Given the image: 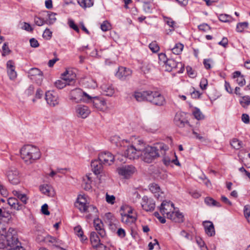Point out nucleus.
<instances>
[{"mask_svg":"<svg viewBox=\"0 0 250 250\" xmlns=\"http://www.w3.org/2000/svg\"><path fill=\"white\" fill-rule=\"evenodd\" d=\"M76 112L78 117L84 119L89 115L91 111L88 106L79 104L76 107Z\"/></svg>","mask_w":250,"mask_h":250,"instance_id":"4468645a","label":"nucleus"},{"mask_svg":"<svg viewBox=\"0 0 250 250\" xmlns=\"http://www.w3.org/2000/svg\"><path fill=\"white\" fill-rule=\"evenodd\" d=\"M144 6L143 9L146 13H150L151 12V6L150 5L149 2L146 1H144Z\"/></svg>","mask_w":250,"mask_h":250,"instance_id":"5fc2aeb1","label":"nucleus"},{"mask_svg":"<svg viewBox=\"0 0 250 250\" xmlns=\"http://www.w3.org/2000/svg\"><path fill=\"white\" fill-rule=\"evenodd\" d=\"M21 158L26 165H30L40 158V149L32 145L24 146L20 150Z\"/></svg>","mask_w":250,"mask_h":250,"instance_id":"7ed1b4c3","label":"nucleus"},{"mask_svg":"<svg viewBox=\"0 0 250 250\" xmlns=\"http://www.w3.org/2000/svg\"><path fill=\"white\" fill-rule=\"evenodd\" d=\"M91 98L92 96L89 95L80 88H75L72 90L70 93V99L74 101L76 103L80 102L90 103V101H91Z\"/></svg>","mask_w":250,"mask_h":250,"instance_id":"39448f33","label":"nucleus"},{"mask_svg":"<svg viewBox=\"0 0 250 250\" xmlns=\"http://www.w3.org/2000/svg\"><path fill=\"white\" fill-rule=\"evenodd\" d=\"M54 84L57 88L59 89H62L67 84V83H66V81H63L62 80H57Z\"/></svg>","mask_w":250,"mask_h":250,"instance_id":"a18cd8bd","label":"nucleus"},{"mask_svg":"<svg viewBox=\"0 0 250 250\" xmlns=\"http://www.w3.org/2000/svg\"><path fill=\"white\" fill-rule=\"evenodd\" d=\"M141 69L144 74H146L149 72L151 69V67L148 64H145L142 66Z\"/></svg>","mask_w":250,"mask_h":250,"instance_id":"338daca9","label":"nucleus"},{"mask_svg":"<svg viewBox=\"0 0 250 250\" xmlns=\"http://www.w3.org/2000/svg\"><path fill=\"white\" fill-rule=\"evenodd\" d=\"M136 171L135 167L132 165H127L118 168V173L125 178H129Z\"/></svg>","mask_w":250,"mask_h":250,"instance_id":"1a4fd4ad","label":"nucleus"},{"mask_svg":"<svg viewBox=\"0 0 250 250\" xmlns=\"http://www.w3.org/2000/svg\"><path fill=\"white\" fill-rule=\"evenodd\" d=\"M248 22H239L237 24L236 30L238 32H242L245 29L248 28Z\"/></svg>","mask_w":250,"mask_h":250,"instance_id":"c9c22d12","label":"nucleus"},{"mask_svg":"<svg viewBox=\"0 0 250 250\" xmlns=\"http://www.w3.org/2000/svg\"><path fill=\"white\" fill-rule=\"evenodd\" d=\"M186 68L187 73L190 77L194 78L196 76V72L191 67L188 66Z\"/></svg>","mask_w":250,"mask_h":250,"instance_id":"49530a36","label":"nucleus"},{"mask_svg":"<svg viewBox=\"0 0 250 250\" xmlns=\"http://www.w3.org/2000/svg\"><path fill=\"white\" fill-rule=\"evenodd\" d=\"M34 91V87L33 85H30L28 88L25 90V94L29 96L30 95H31L33 94Z\"/></svg>","mask_w":250,"mask_h":250,"instance_id":"680f3d73","label":"nucleus"},{"mask_svg":"<svg viewBox=\"0 0 250 250\" xmlns=\"http://www.w3.org/2000/svg\"><path fill=\"white\" fill-rule=\"evenodd\" d=\"M68 24L70 28L74 29L77 33H79L80 30L77 25L75 24L74 21L72 20H69Z\"/></svg>","mask_w":250,"mask_h":250,"instance_id":"603ef678","label":"nucleus"},{"mask_svg":"<svg viewBox=\"0 0 250 250\" xmlns=\"http://www.w3.org/2000/svg\"><path fill=\"white\" fill-rule=\"evenodd\" d=\"M6 176L9 182L13 185H17L20 182L19 173L16 168L9 169L6 173Z\"/></svg>","mask_w":250,"mask_h":250,"instance_id":"9b49d317","label":"nucleus"},{"mask_svg":"<svg viewBox=\"0 0 250 250\" xmlns=\"http://www.w3.org/2000/svg\"><path fill=\"white\" fill-rule=\"evenodd\" d=\"M192 114L194 117L198 120L203 119L204 118V115L202 114L200 109L198 108L195 107L193 112Z\"/></svg>","mask_w":250,"mask_h":250,"instance_id":"72a5a7b5","label":"nucleus"},{"mask_svg":"<svg viewBox=\"0 0 250 250\" xmlns=\"http://www.w3.org/2000/svg\"><path fill=\"white\" fill-rule=\"evenodd\" d=\"M168 149V146L163 143H158L154 146H148L142 150L141 159L146 163H150L160 157L159 151Z\"/></svg>","mask_w":250,"mask_h":250,"instance_id":"f03ea898","label":"nucleus"},{"mask_svg":"<svg viewBox=\"0 0 250 250\" xmlns=\"http://www.w3.org/2000/svg\"><path fill=\"white\" fill-rule=\"evenodd\" d=\"M11 230L13 231L14 233L13 235L10 234V235L8 236V238H12L13 237L14 242H13L12 243H9V241L8 240V244L10 245V247L7 250H25L21 246V244L18 240L17 231H14L12 229H11Z\"/></svg>","mask_w":250,"mask_h":250,"instance_id":"9d476101","label":"nucleus"},{"mask_svg":"<svg viewBox=\"0 0 250 250\" xmlns=\"http://www.w3.org/2000/svg\"><path fill=\"white\" fill-rule=\"evenodd\" d=\"M52 32L49 29L46 28L42 34V37L44 39L49 40L52 37Z\"/></svg>","mask_w":250,"mask_h":250,"instance_id":"09e8293b","label":"nucleus"},{"mask_svg":"<svg viewBox=\"0 0 250 250\" xmlns=\"http://www.w3.org/2000/svg\"><path fill=\"white\" fill-rule=\"evenodd\" d=\"M206 233L209 236H212L215 234V229L213 223L209 221L203 222Z\"/></svg>","mask_w":250,"mask_h":250,"instance_id":"b1692460","label":"nucleus"},{"mask_svg":"<svg viewBox=\"0 0 250 250\" xmlns=\"http://www.w3.org/2000/svg\"><path fill=\"white\" fill-rule=\"evenodd\" d=\"M41 74H43L42 72L40 69L37 68H32L30 69L28 72V75L29 77H30V78L36 77Z\"/></svg>","mask_w":250,"mask_h":250,"instance_id":"c756f323","label":"nucleus"},{"mask_svg":"<svg viewBox=\"0 0 250 250\" xmlns=\"http://www.w3.org/2000/svg\"><path fill=\"white\" fill-rule=\"evenodd\" d=\"M174 208V204L170 201H164L160 207V211L164 215H167Z\"/></svg>","mask_w":250,"mask_h":250,"instance_id":"2eb2a0df","label":"nucleus"},{"mask_svg":"<svg viewBox=\"0 0 250 250\" xmlns=\"http://www.w3.org/2000/svg\"><path fill=\"white\" fill-rule=\"evenodd\" d=\"M231 146L236 149H239L242 147V142L236 139H233L230 142Z\"/></svg>","mask_w":250,"mask_h":250,"instance_id":"58836bf2","label":"nucleus"},{"mask_svg":"<svg viewBox=\"0 0 250 250\" xmlns=\"http://www.w3.org/2000/svg\"><path fill=\"white\" fill-rule=\"evenodd\" d=\"M236 81L238 85L240 86H244L246 83V81L243 75L240 76L239 78H238L236 80Z\"/></svg>","mask_w":250,"mask_h":250,"instance_id":"bf43d9fd","label":"nucleus"},{"mask_svg":"<svg viewBox=\"0 0 250 250\" xmlns=\"http://www.w3.org/2000/svg\"><path fill=\"white\" fill-rule=\"evenodd\" d=\"M2 56H5L6 55L10 53L11 51L9 49L8 46V43L5 42L3 44L2 46Z\"/></svg>","mask_w":250,"mask_h":250,"instance_id":"4d7b16f0","label":"nucleus"},{"mask_svg":"<svg viewBox=\"0 0 250 250\" xmlns=\"http://www.w3.org/2000/svg\"><path fill=\"white\" fill-rule=\"evenodd\" d=\"M40 191L44 194L50 196L51 188L47 185H42L40 187Z\"/></svg>","mask_w":250,"mask_h":250,"instance_id":"f704fd0d","label":"nucleus"},{"mask_svg":"<svg viewBox=\"0 0 250 250\" xmlns=\"http://www.w3.org/2000/svg\"><path fill=\"white\" fill-rule=\"evenodd\" d=\"M131 74L132 70L130 69L124 67H120L116 73V76L121 80L123 81L131 76Z\"/></svg>","mask_w":250,"mask_h":250,"instance_id":"dca6fc26","label":"nucleus"},{"mask_svg":"<svg viewBox=\"0 0 250 250\" xmlns=\"http://www.w3.org/2000/svg\"><path fill=\"white\" fill-rule=\"evenodd\" d=\"M244 214L245 218L248 220L250 216V205H247L244 207Z\"/></svg>","mask_w":250,"mask_h":250,"instance_id":"8fccbe9b","label":"nucleus"},{"mask_svg":"<svg viewBox=\"0 0 250 250\" xmlns=\"http://www.w3.org/2000/svg\"><path fill=\"white\" fill-rule=\"evenodd\" d=\"M175 208L167 215V218L175 222L182 223L184 221V216L178 212L174 211Z\"/></svg>","mask_w":250,"mask_h":250,"instance_id":"aec40b11","label":"nucleus"},{"mask_svg":"<svg viewBox=\"0 0 250 250\" xmlns=\"http://www.w3.org/2000/svg\"><path fill=\"white\" fill-rule=\"evenodd\" d=\"M205 202L208 206H213L218 207H220L221 206L219 202H217L210 197L205 198Z\"/></svg>","mask_w":250,"mask_h":250,"instance_id":"bb28decb","label":"nucleus"},{"mask_svg":"<svg viewBox=\"0 0 250 250\" xmlns=\"http://www.w3.org/2000/svg\"><path fill=\"white\" fill-rule=\"evenodd\" d=\"M240 104L244 108H247L250 104V97L249 96H242L240 100Z\"/></svg>","mask_w":250,"mask_h":250,"instance_id":"c85d7f7f","label":"nucleus"},{"mask_svg":"<svg viewBox=\"0 0 250 250\" xmlns=\"http://www.w3.org/2000/svg\"><path fill=\"white\" fill-rule=\"evenodd\" d=\"M93 247L97 250H105L106 247L102 243H98L96 245H94Z\"/></svg>","mask_w":250,"mask_h":250,"instance_id":"774afa93","label":"nucleus"},{"mask_svg":"<svg viewBox=\"0 0 250 250\" xmlns=\"http://www.w3.org/2000/svg\"><path fill=\"white\" fill-rule=\"evenodd\" d=\"M4 225L2 224H0V249L9 248L10 245H9L8 240L9 241V243H12L14 241L12 238H8V236L11 234L13 235V231H11L12 229L14 231H17L16 230L12 228H10L8 231H6V229L3 227Z\"/></svg>","mask_w":250,"mask_h":250,"instance_id":"20e7f679","label":"nucleus"},{"mask_svg":"<svg viewBox=\"0 0 250 250\" xmlns=\"http://www.w3.org/2000/svg\"><path fill=\"white\" fill-rule=\"evenodd\" d=\"M8 204L13 208L17 210H22L25 208V206L23 204L20 203L18 200L14 197L9 198L8 199Z\"/></svg>","mask_w":250,"mask_h":250,"instance_id":"4be33fe9","label":"nucleus"},{"mask_svg":"<svg viewBox=\"0 0 250 250\" xmlns=\"http://www.w3.org/2000/svg\"><path fill=\"white\" fill-rule=\"evenodd\" d=\"M94 108L100 111H104L106 108L105 101L103 99L98 97H92L91 101Z\"/></svg>","mask_w":250,"mask_h":250,"instance_id":"f8f14e48","label":"nucleus"},{"mask_svg":"<svg viewBox=\"0 0 250 250\" xmlns=\"http://www.w3.org/2000/svg\"><path fill=\"white\" fill-rule=\"evenodd\" d=\"M34 21L35 24L38 26H42L45 23H48L47 20H44L43 19L36 16L34 18Z\"/></svg>","mask_w":250,"mask_h":250,"instance_id":"79ce46f5","label":"nucleus"},{"mask_svg":"<svg viewBox=\"0 0 250 250\" xmlns=\"http://www.w3.org/2000/svg\"><path fill=\"white\" fill-rule=\"evenodd\" d=\"M7 73L10 80H13L17 77V72L14 69L7 70Z\"/></svg>","mask_w":250,"mask_h":250,"instance_id":"de8ad7c7","label":"nucleus"},{"mask_svg":"<svg viewBox=\"0 0 250 250\" xmlns=\"http://www.w3.org/2000/svg\"><path fill=\"white\" fill-rule=\"evenodd\" d=\"M232 19V17L227 14H220L219 16V19L220 21L223 22H228L230 21Z\"/></svg>","mask_w":250,"mask_h":250,"instance_id":"37998d69","label":"nucleus"},{"mask_svg":"<svg viewBox=\"0 0 250 250\" xmlns=\"http://www.w3.org/2000/svg\"><path fill=\"white\" fill-rule=\"evenodd\" d=\"M149 47L150 49L154 53L157 52L159 49L160 47L156 42H152L151 43H150L149 45Z\"/></svg>","mask_w":250,"mask_h":250,"instance_id":"a19ab883","label":"nucleus"},{"mask_svg":"<svg viewBox=\"0 0 250 250\" xmlns=\"http://www.w3.org/2000/svg\"><path fill=\"white\" fill-rule=\"evenodd\" d=\"M165 152L164 151H161V154L164 156L162 161L165 166H168L172 163V160H171L168 156L165 155Z\"/></svg>","mask_w":250,"mask_h":250,"instance_id":"4c0bfd02","label":"nucleus"},{"mask_svg":"<svg viewBox=\"0 0 250 250\" xmlns=\"http://www.w3.org/2000/svg\"><path fill=\"white\" fill-rule=\"evenodd\" d=\"M22 29L29 32H32L33 30V28L31 26L30 24L27 22H24Z\"/></svg>","mask_w":250,"mask_h":250,"instance_id":"0e129e2a","label":"nucleus"},{"mask_svg":"<svg viewBox=\"0 0 250 250\" xmlns=\"http://www.w3.org/2000/svg\"><path fill=\"white\" fill-rule=\"evenodd\" d=\"M105 217L109 220V224L111 226L110 227H112V224L115 220L114 216L111 213L108 212L105 214Z\"/></svg>","mask_w":250,"mask_h":250,"instance_id":"3c124183","label":"nucleus"},{"mask_svg":"<svg viewBox=\"0 0 250 250\" xmlns=\"http://www.w3.org/2000/svg\"><path fill=\"white\" fill-rule=\"evenodd\" d=\"M31 79L34 80L36 81V83L39 84L40 85L42 83V82L43 80V74H41L40 75H39L38 76L34 78L31 77Z\"/></svg>","mask_w":250,"mask_h":250,"instance_id":"052dcab7","label":"nucleus"},{"mask_svg":"<svg viewBox=\"0 0 250 250\" xmlns=\"http://www.w3.org/2000/svg\"><path fill=\"white\" fill-rule=\"evenodd\" d=\"M42 212L43 214L48 215L50 214V212L48 210V205L46 204H44L42 207Z\"/></svg>","mask_w":250,"mask_h":250,"instance_id":"69168bd1","label":"nucleus"},{"mask_svg":"<svg viewBox=\"0 0 250 250\" xmlns=\"http://www.w3.org/2000/svg\"><path fill=\"white\" fill-rule=\"evenodd\" d=\"M165 66L166 70L169 72L175 69L178 73H182L185 70L184 65L181 62H176L172 59H168Z\"/></svg>","mask_w":250,"mask_h":250,"instance_id":"423d86ee","label":"nucleus"},{"mask_svg":"<svg viewBox=\"0 0 250 250\" xmlns=\"http://www.w3.org/2000/svg\"><path fill=\"white\" fill-rule=\"evenodd\" d=\"M93 223L95 229L97 231L99 235L102 238H104L106 235V233L103 228L104 225L102 221L99 218H97L94 220Z\"/></svg>","mask_w":250,"mask_h":250,"instance_id":"6ab92c4d","label":"nucleus"},{"mask_svg":"<svg viewBox=\"0 0 250 250\" xmlns=\"http://www.w3.org/2000/svg\"><path fill=\"white\" fill-rule=\"evenodd\" d=\"M90 239L93 247L94 245L98 244L100 242V240L97 233L94 231L91 233Z\"/></svg>","mask_w":250,"mask_h":250,"instance_id":"cd10ccee","label":"nucleus"},{"mask_svg":"<svg viewBox=\"0 0 250 250\" xmlns=\"http://www.w3.org/2000/svg\"><path fill=\"white\" fill-rule=\"evenodd\" d=\"M115 157L117 158L120 161H124L123 159L120 160L119 155L114 156L109 152H102L99 155L98 158L102 163L110 165L113 163Z\"/></svg>","mask_w":250,"mask_h":250,"instance_id":"6e6552de","label":"nucleus"},{"mask_svg":"<svg viewBox=\"0 0 250 250\" xmlns=\"http://www.w3.org/2000/svg\"><path fill=\"white\" fill-rule=\"evenodd\" d=\"M115 200V197L113 195H109L107 194L106 195V202L110 204L113 205Z\"/></svg>","mask_w":250,"mask_h":250,"instance_id":"6e6d98bb","label":"nucleus"},{"mask_svg":"<svg viewBox=\"0 0 250 250\" xmlns=\"http://www.w3.org/2000/svg\"><path fill=\"white\" fill-rule=\"evenodd\" d=\"M183 47V44L178 43L175 45L174 47L171 49V50L174 54L178 55L182 51Z\"/></svg>","mask_w":250,"mask_h":250,"instance_id":"2f4dec72","label":"nucleus"},{"mask_svg":"<svg viewBox=\"0 0 250 250\" xmlns=\"http://www.w3.org/2000/svg\"><path fill=\"white\" fill-rule=\"evenodd\" d=\"M83 181H84V185L83 186V188L85 190H90L92 187H91V180H89L88 181H85V179H83Z\"/></svg>","mask_w":250,"mask_h":250,"instance_id":"864d4df0","label":"nucleus"},{"mask_svg":"<svg viewBox=\"0 0 250 250\" xmlns=\"http://www.w3.org/2000/svg\"><path fill=\"white\" fill-rule=\"evenodd\" d=\"M133 96L137 101H146L158 106H162L166 103L164 97L160 92L156 91L148 90L135 92Z\"/></svg>","mask_w":250,"mask_h":250,"instance_id":"f257e3e1","label":"nucleus"},{"mask_svg":"<svg viewBox=\"0 0 250 250\" xmlns=\"http://www.w3.org/2000/svg\"><path fill=\"white\" fill-rule=\"evenodd\" d=\"M150 190L154 193H159L160 191V188L158 185L155 183H152L149 186Z\"/></svg>","mask_w":250,"mask_h":250,"instance_id":"ea45409f","label":"nucleus"},{"mask_svg":"<svg viewBox=\"0 0 250 250\" xmlns=\"http://www.w3.org/2000/svg\"><path fill=\"white\" fill-rule=\"evenodd\" d=\"M101 88L106 96H111L114 93V89L111 85L104 84L101 86Z\"/></svg>","mask_w":250,"mask_h":250,"instance_id":"a878e982","label":"nucleus"},{"mask_svg":"<svg viewBox=\"0 0 250 250\" xmlns=\"http://www.w3.org/2000/svg\"><path fill=\"white\" fill-rule=\"evenodd\" d=\"M91 167L92 171L96 175L100 174L103 171L102 162L99 159L92 161Z\"/></svg>","mask_w":250,"mask_h":250,"instance_id":"5701e85b","label":"nucleus"},{"mask_svg":"<svg viewBox=\"0 0 250 250\" xmlns=\"http://www.w3.org/2000/svg\"><path fill=\"white\" fill-rule=\"evenodd\" d=\"M174 124L180 127H183L185 124H188V122L182 117L181 113H176L174 119Z\"/></svg>","mask_w":250,"mask_h":250,"instance_id":"393cba45","label":"nucleus"},{"mask_svg":"<svg viewBox=\"0 0 250 250\" xmlns=\"http://www.w3.org/2000/svg\"><path fill=\"white\" fill-rule=\"evenodd\" d=\"M142 150L134 146H130L125 150L124 155L125 157H127L130 160H134L141 157Z\"/></svg>","mask_w":250,"mask_h":250,"instance_id":"0eeeda50","label":"nucleus"},{"mask_svg":"<svg viewBox=\"0 0 250 250\" xmlns=\"http://www.w3.org/2000/svg\"><path fill=\"white\" fill-rule=\"evenodd\" d=\"M75 206L82 212H89V210L91 209H93L95 212H97V209L95 207L91 205H87V203L76 202Z\"/></svg>","mask_w":250,"mask_h":250,"instance_id":"412c9836","label":"nucleus"},{"mask_svg":"<svg viewBox=\"0 0 250 250\" xmlns=\"http://www.w3.org/2000/svg\"><path fill=\"white\" fill-rule=\"evenodd\" d=\"M47 13V17H48V20L47 21L48 24H52L54 23L56 21V14L53 12H46Z\"/></svg>","mask_w":250,"mask_h":250,"instance_id":"473e14b6","label":"nucleus"},{"mask_svg":"<svg viewBox=\"0 0 250 250\" xmlns=\"http://www.w3.org/2000/svg\"><path fill=\"white\" fill-rule=\"evenodd\" d=\"M76 77V74L73 73L71 70H66L62 74V79L67 83L68 85L74 83Z\"/></svg>","mask_w":250,"mask_h":250,"instance_id":"a211bd4d","label":"nucleus"},{"mask_svg":"<svg viewBox=\"0 0 250 250\" xmlns=\"http://www.w3.org/2000/svg\"><path fill=\"white\" fill-rule=\"evenodd\" d=\"M208 85V81L206 78H203L201 79L200 86L203 90L206 89Z\"/></svg>","mask_w":250,"mask_h":250,"instance_id":"13d9d810","label":"nucleus"},{"mask_svg":"<svg viewBox=\"0 0 250 250\" xmlns=\"http://www.w3.org/2000/svg\"><path fill=\"white\" fill-rule=\"evenodd\" d=\"M79 5L83 8L90 7L93 5L91 0H78Z\"/></svg>","mask_w":250,"mask_h":250,"instance_id":"7c9ffc66","label":"nucleus"},{"mask_svg":"<svg viewBox=\"0 0 250 250\" xmlns=\"http://www.w3.org/2000/svg\"><path fill=\"white\" fill-rule=\"evenodd\" d=\"M101 29L103 31H107L111 29V25L107 21H105L101 24Z\"/></svg>","mask_w":250,"mask_h":250,"instance_id":"c03bdc74","label":"nucleus"},{"mask_svg":"<svg viewBox=\"0 0 250 250\" xmlns=\"http://www.w3.org/2000/svg\"><path fill=\"white\" fill-rule=\"evenodd\" d=\"M200 30L206 31L210 29V27L207 23H203L198 26Z\"/></svg>","mask_w":250,"mask_h":250,"instance_id":"e2e57ef3","label":"nucleus"},{"mask_svg":"<svg viewBox=\"0 0 250 250\" xmlns=\"http://www.w3.org/2000/svg\"><path fill=\"white\" fill-rule=\"evenodd\" d=\"M45 100L51 106H55L59 104V97L53 91H48L45 93Z\"/></svg>","mask_w":250,"mask_h":250,"instance_id":"ddd939ff","label":"nucleus"},{"mask_svg":"<svg viewBox=\"0 0 250 250\" xmlns=\"http://www.w3.org/2000/svg\"><path fill=\"white\" fill-rule=\"evenodd\" d=\"M142 207L146 211H151L154 209L155 204L152 200L144 196L142 198Z\"/></svg>","mask_w":250,"mask_h":250,"instance_id":"f3484780","label":"nucleus"},{"mask_svg":"<svg viewBox=\"0 0 250 250\" xmlns=\"http://www.w3.org/2000/svg\"><path fill=\"white\" fill-rule=\"evenodd\" d=\"M74 230L75 231L76 234L79 237H80L82 238V240H85L87 239V237L83 236V231L80 226L76 227L74 228Z\"/></svg>","mask_w":250,"mask_h":250,"instance_id":"e433bc0d","label":"nucleus"}]
</instances>
